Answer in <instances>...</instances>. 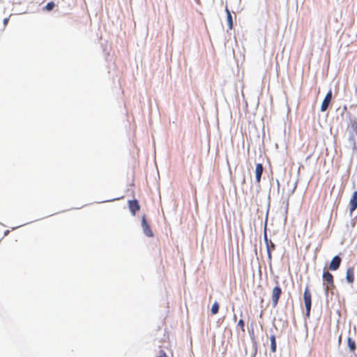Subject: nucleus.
Returning a JSON list of instances; mask_svg holds the SVG:
<instances>
[{"label": "nucleus", "instance_id": "nucleus-1", "mask_svg": "<svg viewBox=\"0 0 357 357\" xmlns=\"http://www.w3.org/2000/svg\"><path fill=\"white\" fill-rule=\"evenodd\" d=\"M322 282L325 293L327 294L329 291H332L335 288L334 277L328 271H324L322 275Z\"/></svg>", "mask_w": 357, "mask_h": 357}, {"label": "nucleus", "instance_id": "nucleus-2", "mask_svg": "<svg viewBox=\"0 0 357 357\" xmlns=\"http://www.w3.org/2000/svg\"><path fill=\"white\" fill-rule=\"evenodd\" d=\"M277 285L273 289L271 293L272 298V305L273 307H276L278 304L280 298L282 293L281 287L279 286V282L276 281Z\"/></svg>", "mask_w": 357, "mask_h": 357}, {"label": "nucleus", "instance_id": "nucleus-3", "mask_svg": "<svg viewBox=\"0 0 357 357\" xmlns=\"http://www.w3.org/2000/svg\"><path fill=\"white\" fill-rule=\"evenodd\" d=\"M303 299L306 308V314L309 316L312 305V295L308 287H306L305 289V291L303 294Z\"/></svg>", "mask_w": 357, "mask_h": 357}, {"label": "nucleus", "instance_id": "nucleus-4", "mask_svg": "<svg viewBox=\"0 0 357 357\" xmlns=\"http://www.w3.org/2000/svg\"><path fill=\"white\" fill-rule=\"evenodd\" d=\"M346 280L349 284L353 287L355 281V268L353 266L348 267L346 271Z\"/></svg>", "mask_w": 357, "mask_h": 357}, {"label": "nucleus", "instance_id": "nucleus-5", "mask_svg": "<svg viewBox=\"0 0 357 357\" xmlns=\"http://www.w3.org/2000/svg\"><path fill=\"white\" fill-rule=\"evenodd\" d=\"M142 227L143 229V231L146 236L148 237L153 236V233L151 229L150 225L146 222V217L144 215L142 219Z\"/></svg>", "mask_w": 357, "mask_h": 357}, {"label": "nucleus", "instance_id": "nucleus-6", "mask_svg": "<svg viewBox=\"0 0 357 357\" xmlns=\"http://www.w3.org/2000/svg\"><path fill=\"white\" fill-rule=\"evenodd\" d=\"M332 91L330 90L326 95L324 100L322 101L321 105V111L325 112L328 107V105L332 100Z\"/></svg>", "mask_w": 357, "mask_h": 357}, {"label": "nucleus", "instance_id": "nucleus-7", "mask_svg": "<svg viewBox=\"0 0 357 357\" xmlns=\"http://www.w3.org/2000/svg\"><path fill=\"white\" fill-rule=\"evenodd\" d=\"M341 261H342V259L339 257V256H335L330 264H329V270L331 271H337L339 268H340V264H341Z\"/></svg>", "mask_w": 357, "mask_h": 357}, {"label": "nucleus", "instance_id": "nucleus-8", "mask_svg": "<svg viewBox=\"0 0 357 357\" xmlns=\"http://www.w3.org/2000/svg\"><path fill=\"white\" fill-rule=\"evenodd\" d=\"M347 129L349 132L354 135H357V121L355 119L350 118L349 122L347 126Z\"/></svg>", "mask_w": 357, "mask_h": 357}, {"label": "nucleus", "instance_id": "nucleus-9", "mask_svg": "<svg viewBox=\"0 0 357 357\" xmlns=\"http://www.w3.org/2000/svg\"><path fill=\"white\" fill-rule=\"evenodd\" d=\"M357 208V190L354 192L349 200V211L353 213Z\"/></svg>", "mask_w": 357, "mask_h": 357}, {"label": "nucleus", "instance_id": "nucleus-10", "mask_svg": "<svg viewBox=\"0 0 357 357\" xmlns=\"http://www.w3.org/2000/svg\"><path fill=\"white\" fill-rule=\"evenodd\" d=\"M128 204L131 213L135 215L136 214V212L139 211L140 208L138 201L136 199L129 201Z\"/></svg>", "mask_w": 357, "mask_h": 357}, {"label": "nucleus", "instance_id": "nucleus-11", "mask_svg": "<svg viewBox=\"0 0 357 357\" xmlns=\"http://www.w3.org/2000/svg\"><path fill=\"white\" fill-rule=\"evenodd\" d=\"M264 171V167L262 164L258 163L256 165L255 167V176H256V181L259 183L261 181V177Z\"/></svg>", "mask_w": 357, "mask_h": 357}, {"label": "nucleus", "instance_id": "nucleus-12", "mask_svg": "<svg viewBox=\"0 0 357 357\" xmlns=\"http://www.w3.org/2000/svg\"><path fill=\"white\" fill-rule=\"evenodd\" d=\"M225 11L227 13V23H228V27L229 29H231L233 28L232 16H231L230 11L229 10L227 6H226V8H225Z\"/></svg>", "mask_w": 357, "mask_h": 357}, {"label": "nucleus", "instance_id": "nucleus-13", "mask_svg": "<svg viewBox=\"0 0 357 357\" xmlns=\"http://www.w3.org/2000/svg\"><path fill=\"white\" fill-rule=\"evenodd\" d=\"M271 340V350L272 352L276 351V340L275 335H271L270 337Z\"/></svg>", "mask_w": 357, "mask_h": 357}, {"label": "nucleus", "instance_id": "nucleus-14", "mask_svg": "<svg viewBox=\"0 0 357 357\" xmlns=\"http://www.w3.org/2000/svg\"><path fill=\"white\" fill-rule=\"evenodd\" d=\"M220 305L217 301H215L212 305L211 312L213 315L216 314L219 311Z\"/></svg>", "mask_w": 357, "mask_h": 357}, {"label": "nucleus", "instance_id": "nucleus-15", "mask_svg": "<svg viewBox=\"0 0 357 357\" xmlns=\"http://www.w3.org/2000/svg\"><path fill=\"white\" fill-rule=\"evenodd\" d=\"M347 344L351 351H354L356 349V343L351 337L348 338Z\"/></svg>", "mask_w": 357, "mask_h": 357}, {"label": "nucleus", "instance_id": "nucleus-16", "mask_svg": "<svg viewBox=\"0 0 357 357\" xmlns=\"http://www.w3.org/2000/svg\"><path fill=\"white\" fill-rule=\"evenodd\" d=\"M55 6V4L53 1L48 2L45 6V9L47 10H52Z\"/></svg>", "mask_w": 357, "mask_h": 357}, {"label": "nucleus", "instance_id": "nucleus-17", "mask_svg": "<svg viewBox=\"0 0 357 357\" xmlns=\"http://www.w3.org/2000/svg\"><path fill=\"white\" fill-rule=\"evenodd\" d=\"M238 326H240L242 332H245L244 321L243 319H240L238 322Z\"/></svg>", "mask_w": 357, "mask_h": 357}, {"label": "nucleus", "instance_id": "nucleus-18", "mask_svg": "<svg viewBox=\"0 0 357 357\" xmlns=\"http://www.w3.org/2000/svg\"><path fill=\"white\" fill-rule=\"evenodd\" d=\"M9 19L8 17L4 18L3 20V24L4 26H6L8 22Z\"/></svg>", "mask_w": 357, "mask_h": 357}, {"label": "nucleus", "instance_id": "nucleus-19", "mask_svg": "<svg viewBox=\"0 0 357 357\" xmlns=\"http://www.w3.org/2000/svg\"><path fill=\"white\" fill-rule=\"evenodd\" d=\"M271 248H274V245H273V244H272V245H271Z\"/></svg>", "mask_w": 357, "mask_h": 357}, {"label": "nucleus", "instance_id": "nucleus-20", "mask_svg": "<svg viewBox=\"0 0 357 357\" xmlns=\"http://www.w3.org/2000/svg\"><path fill=\"white\" fill-rule=\"evenodd\" d=\"M271 248H274V245H273V244H272V245H271Z\"/></svg>", "mask_w": 357, "mask_h": 357}]
</instances>
